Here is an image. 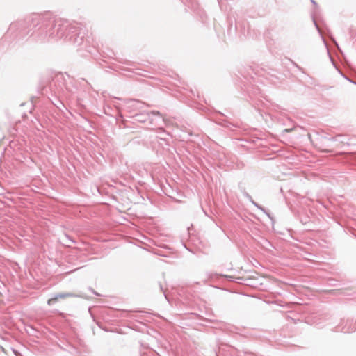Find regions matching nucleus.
Returning <instances> with one entry per match:
<instances>
[{
  "instance_id": "1",
  "label": "nucleus",
  "mask_w": 356,
  "mask_h": 356,
  "mask_svg": "<svg viewBox=\"0 0 356 356\" xmlns=\"http://www.w3.org/2000/svg\"><path fill=\"white\" fill-rule=\"evenodd\" d=\"M73 294L70 293H59L54 298H50L48 300L47 303L48 305H51L56 302L58 299H65L67 298L72 297Z\"/></svg>"
}]
</instances>
